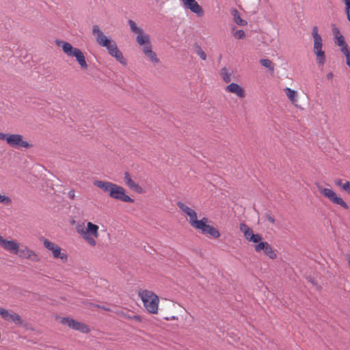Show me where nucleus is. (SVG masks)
Listing matches in <instances>:
<instances>
[{"label": "nucleus", "instance_id": "1", "mask_svg": "<svg viewBox=\"0 0 350 350\" xmlns=\"http://www.w3.org/2000/svg\"><path fill=\"white\" fill-rule=\"evenodd\" d=\"M55 42L58 46L62 48L63 51L68 56L75 57L82 69L85 70L88 68L85 55L79 49L72 46L71 44L65 41L56 40Z\"/></svg>", "mask_w": 350, "mask_h": 350}, {"label": "nucleus", "instance_id": "2", "mask_svg": "<svg viewBox=\"0 0 350 350\" xmlns=\"http://www.w3.org/2000/svg\"><path fill=\"white\" fill-rule=\"evenodd\" d=\"M138 295L141 297L144 307L150 313H157L159 297L156 294L148 290H140Z\"/></svg>", "mask_w": 350, "mask_h": 350}, {"label": "nucleus", "instance_id": "3", "mask_svg": "<svg viewBox=\"0 0 350 350\" xmlns=\"http://www.w3.org/2000/svg\"><path fill=\"white\" fill-rule=\"evenodd\" d=\"M312 36L314 40L313 51L317 57V62L319 65H323L326 61V57L324 51H323V40L321 36L319 33L318 27L314 26L312 29Z\"/></svg>", "mask_w": 350, "mask_h": 350}, {"label": "nucleus", "instance_id": "4", "mask_svg": "<svg viewBox=\"0 0 350 350\" xmlns=\"http://www.w3.org/2000/svg\"><path fill=\"white\" fill-rule=\"evenodd\" d=\"M208 219L203 217L200 220H197L192 226L196 229L200 230L202 234H208L213 238H218L220 236V232L215 227L207 224Z\"/></svg>", "mask_w": 350, "mask_h": 350}, {"label": "nucleus", "instance_id": "5", "mask_svg": "<svg viewBox=\"0 0 350 350\" xmlns=\"http://www.w3.org/2000/svg\"><path fill=\"white\" fill-rule=\"evenodd\" d=\"M317 188L321 194L328 198L332 203L340 205L345 209H348V204L340 198L337 196L336 193L331 189L323 188L321 185H317Z\"/></svg>", "mask_w": 350, "mask_h": 350}, {"label": "nucleus", "instance_id": "6", "mask_svg": "<svg viewBox=\"0 0 350 350\" xmlns=\"http://www.w3.org/2000/svg\"><path fill=\"white\" fill-rule=\"evenodd\" d=\"M92 35L95 38L97 43L105 48H109L114 41L111 38L107 37L104 33L101 31L99 26L95 25L92 27Z\"/></svg>", "mask_w": 350, "mask_h": 350}, {"label": "nucleus", "instance_id": "7", "mask_svg": "<svg viewBox=\"0 0 350 350\" xmlns=\"http://www.w3.org/2000/svg\"><path fill=\"white\" fill-rule=\"evenodd\" d=\"M63 325H68L70 328L79 331L83 334L90 332V327L85 323L75 321V319L69 317H63L60 321Z\"/></svg>", "mask_w": 350, "mask_h": 350}, {"label": "nucleus", "instance_id": "8", "mask_svg": "<svg viewBox=\"0 0 350 350\" xmlns=\"http://www.w3.org/2000/svg\"><path fill=\"white\" fill-rule=\"evenodd\" d=\"M109 196L115 200L124 202H134V200L125 194V190L123 187L115 184L113 187Z\"/></svg>", "mask_w": 350, "mask_h": 350}, {"label": "nucleus", "instance_id": "9", "mask_svg": "<svg viewBox=\"0 0 350 350\" xmlns=\"http://www.w3.org/2000/svg\"><path fill=\"white\" fill-rule=\"evenodd\" d=\"M8 144L10 146L19 149L21 148H29L32 145L27 141L23 140V136L19 134H10L8 140Z\"/></svg>", "mask_w": 350, "mask_h": 350}, {"label": "nucleus", "instance_id": "10", "mask_svg": "<svg viewBox=\"0 0 350 350\" xmlns=\"http://www.w3.org/2000/svg\"><path fill=\"white\" fill-rule=\"evenodd\" d=\"M254 249L255 251L258 253L262 252L264 254L269 256V258L273 260L277 258L276 253L268 242L261 240L257 244H255Z\"/></svg>", "mask_w": 350, "mask_h": 350}, {"label": "nucleus", "instance_id": "11", "mask_svg": "<svg viewBox=\"0 0 350 350\" xmlns=\"http://www.w3.org/2000/svg\"><path fill=\"white\" fill-rule=\"evenodd\" d=\"M43 245L47 250L52 252L54 258H60L63 261L67 260V255L64 253H62L61 248L54 243L49 241L46 239H44Z\"/></svg>", "mask_w": 350, "mask_h": 350}, {"label": "nucleus", "instance_id": "12", "mask_svg": "<svg viewBox=\"0 0 350 350\" xmlns=\"http://www.w3.org/2000/svg\"><path fill=\"white\" fill-rule=\"evenodd\" d=\"M240 230L243 233L245 239L250 242L257 244L262 239L260 234H254L252 229L244 223L240 224Z\"/></svg>", "mask_w": 350, "mask_h": 350}, {"label": "nucleus", "instance_id": "13", "mask_svg": "<svg viewBox=\"0 0 350 350\" xmlns=\"http://www.w3.org/2000/svg\"><path fill=\"white\" fill-rule=\"evenodd\" d=\"M186 9L196 14L198 16H201L204 14L202 8L198 4L196 0H181Z\"/></svg>", "mask_w": 350, "mask_h": 350}, {"label": "nucleus", "instance_id": "14", "mask_svg": "<svg viewBox=\"0 0 350 350\" xmlns=\"http://www.w3.org/2000/svg\"><path fill=\"white\" fill-rule=\"evenodd\" d=\"M177 206L183 213L189 217V223L192 226L198 220L196 212L181 202H178Z\"/></svg>", "mask_w": 350, "mask_h": 350}, {"label": "nucleus", "instance_id": "15", "mask_svg": "<svg viewBox=\"0 0 350 350\" xmlns=\"http://www.w3.org/2000/svg\"><path fill=\"white\" fill-rule=\"evenodd\" d=\"M107 50L109 54L115 57L117 61H118L122 64H126V60L123 56L122 53L118 49L117 44L116 42H114L111 45L107 48Z\"/></svg>", "mask_w": 350, "mask_h": 350}, {"label": "nucleus", "instance_id": "16", "mask_svg": "<svg viewBox=\"0 0 350 350\" xmlns=\"http://www.w3.org/2000/svg\"><path fill=\"white\" fill-rule=\"evenodd\" d=\"M0 246L16 254L19 245L15 241H8L0 235Z\"/></svg>", "mask_w": 350, "mask_h": 350}, {"label": "nucleus", "instance_id": "17", "mask_svg": "<svg viewBox=\"0 0 350 350\" xmlns=\"http://www.w3.org/2000/svg\"><path fill=\"white\" fill-rule=\"evenodd\" d=\"M226 90L228 92L235 94L239 98H243L245 96V92L243 88L235 83H231L229 84L226 87Z\"/></svg>", "mask_w": 350, "mask_h": 350}, {"label": "nucleus", "instance_id": "18", "mask_svg": "<svg viewBox=\"0 0 350 350\" xmlns=\"http://www.w3.org/2000/svg\"><path fill=\"white\" fill-rule=\"evenodd\" d=\"M16 254L20 257L37 260V255L32 250H29L27 247L19 248L17 250Z\"/></svg>", "mask_w": 350, "mask_h": 350}, {"label": "nucleus", "instance_id": "19", "mask_svg": "<svg viewBox=\"0 0 350 350\" xmlns=\"http://www.w3.org/2000/svg\"><path fill=\"white\" fill-rule=\"evenodd\" d=\"M124 181L126 185L132 190L137 192L142 193V189L137 184H136L131 178L129 172H126L124 173Z\"/></svg>", "mask_w": 350, "mask_h": 350}, {"label": "nucleus", "instance_id": "20", "mask_svg": "<svg viewBox=\"0 0 350 350\" xmlns=\"http://www.w3.org/2000/svg\"><path fill=\"white\" fill-rule=\"evenodd\" d=\"M143 52L145 55L149 58L154 63H159V59L157 56V54L152 51V45L148 44L143 47Z\"/></svg>", "mask_w": 350, "mask_h": 350}, {"label": "nucleus", "instance_id": "21", "mask_svg": "<svg viewBox=\"0 0 350 350\" xmlns=\"http://www.w3.org/2000/svg\"><path fill=\"white\" fill-rule=\"evenodd\" d=\"M94 184L95 186L101 189L104 191L108 192L109 194L110 193L113 187L115 185L114 183H112L111 182H105L102 180H95Z\"/></svg>", "mask_w": 350, "mask_h": 350}, {"label": "nucleus", "instance_id": "22", "mask_svg": "<svg viewBox=\"0 0 350 350\" xmlns=\"http://www.w3.org/2000/svg\"><path fill=\"white\" fill-rule=\"evenodd\" d=\"M136 42L140 45H148L151 44L150 42V38L148 34L143 33H137V36L136 37Z\"/></svg>", "mask_w": 350, "mask_h": 350}, {"label": "nucleus", "instance_id": "23", "mask_svg": "<svg viewBox=\"0 0 350 350\" xmlns=\"http://www.w3.org/2000/svg\"><path fill=\"white\" fill-rule=\"evenodd\" d=\"M98 226L97 225L94 224L93 223L89 221V222H88L87 228H86L85 232H84V234L89 235L90 234L94 235L95 237H98Z\"/></svg>", "mask_w": 350, "mask_h": 350}, {"label": "nucleus", "instance_id": "24", "mask_svg": "<svg viewBox=\"0 0 350 350\" xmlns=\"http://www.w3.org/2000/svg\"><path fill=\"white\" fill-rule=\"evenodd\" d=\"M234 22L239 26H245L247 24V22L245 20H243L241 18L240 14L237 9H232L231 12Z\"/></svg>", "mask_w": 350, "mask_h": 350}, {"label": "nucleus", "instance_id": "25", "mask_svg": "<svg viewBox=\"0 0 350 350\" xmlns=\"http://www.w3.org/2000/svg\"><path fill=\"white\" fill-rule=\"evenodd\" d=\"M284 92L286 94V96H288V98H289V100L293 103H295V102H297V92L289 88H286L284 89Z\"/></svg>", "mask_w": 350, "mask_h": 350}, {"label": "nucleus", "instance_id": "26", "mask_svg": "<svg viewBox=\"0 0 350 350\" xmlns=\"http://www.w3.org/2000/svg\"><path fill=\"white\" fill-rule=\"evenodd\" d=\"M128 23L130 27L131 31L133 33L137 34L143 33V29L141 27H138L134 21L129 19Z\"/></svg>", "mask_w": 350, "mask_h": 350}, {"label": "nucleus", "instance_id": "27", "mask_svg": "<svg viewBox=\"0 0 350 350\" xmlns=\"http://www.w3.org/2000/svg\"><path fill=\"white\" fill-rule=\"evenodd\" d=\"M335 44L338 46L341 47V51L342 52L343 49H348V46L345 41V38L342 35L337 36V37L334 38Z\"/></svg>", "mask_w": 350, "mask_h": 350}, {"label": "nucleus", "instance_id": "28", "mask_svg": "<svg viewBox=\"0 0 350 350\" xmlns=\"http://www.w3.org/2000/svg\"><path fill=\"white\" fill-rule=\"evenodd\" d=\"M260 64L265 68H267L270 72H273L274 70V65L273 62L269 59H261L260 60Z\"/></svg>", "mask_w": 350, "mask_h": 350}, {"label": "nucleus", "instance_id": "29", "mask_svg": "<svg viewBox=\"0 0 350 350\" xmlns=\"http://www.w3.org/2000/svg\"><path fill=\"white\" fill-rule=\"evenodd\" d=\"M193 49L195 50L196 53L202 59L205 60L206 59V55L204 51L202 49L201 46L198 45V43H195L193 44Z\"/></svg>", "mask_w": 350, "mask_h": 350}, {"label": "nucleus", "instance_id": "30", "mask_svg": "<svg viewBox=\"0 0 350 350\" xmlns=\"http://www.w3.org/2000/svg\"><path fill=\"white\" fill-rule=\"evenodd\" d=\"M220 75L225 83H229L231 81V73L228 72L226 67L221 68Z\"/></svg>", "mask_w": 350, "mask_h": 350}, {"label": "nucleus", "instance_id": "31", "mask_svg": "<svg viewBox=\"0 0 350 350\" xmlns=\"http://www.w3.org/2000/svg\"><path fill=\"white\" fill-rule=\"evenodd\" d=\"M9 321L14 323L17 325H21L23 324V320L20 315L16 313L11 314Z\"/></svg>", "mask_w": 350, "mask_h": 350}, {"label": "nucleus", "instance_id": "32", "mask_svg": "<svg viewBox=\"0 0 350 350\" xmlns=\"http://www.w3.org/2000/svg\"><path fill=\"white\" fill-rule=\"evenodd\" d=\"M11 314L8 310L0 307V315L4 320L10 321Z\"/></svg>", "mask_w": 350, "mask_h": 350}, {"label": "nucleus", "instance_id": "33", "mask_svg": "<svg viewBox=\"0 0 350 350\" xmlns=\"http://www.w3.org/2000/svg\"><path fill=\"white\" fill-rule=\"evenodd\" d=\"M342 53L345 55L347 64L350 68V51L349 49H343Z\"/></svg>", "mask_w": 350, "mask_h": 350}, {"label": "nucleus", "instance_id": "34", "mask_svg": "<svg viewBox=\"0 0 350 350\" xmlns=\"http://www.w3.org/2000/svg\"><path fill=\"white\" fill-rule=\"evenodd\" d=\"M345 4V11L346 14L347 15V18L349 21L350 22V0H343Z\"/></svg>", "mask_w": 350, "mask_h": 350}, {"label": "nucleus", "instance_id": "35", "mask_svg": "<svg viewBox=\"0 0 350 350\" xmlns=\"http://www.w3.org/2000/svg\"><path fill=\"white\" fill-rule=\"evenodd\" d=\"M245 34L244 31H243L241 29L236 31L234 33V36L238 39L243 38L245 37Z\"/></svg>", "mask_w": 350, "mask_h": 350}, {"label": "nucleus", "instance_id": "36", "mask_svg": "<svg viewBox=\"0 0 350 350\" xmlns=\"http://www.w3.org/2000/svg\"><path fill=\"white\" fill-rule=\"evenodd\" d=\"M342 189L345 191L347 193L350 194V182L349 181H345L344 183V185H342Z\"/></svg>", "mask_w": 350, "mask_h": 350}, {"label": "nucleus", "instance_id": "37", "mask_svg": "<svg viewBox=\"0 0 350 350\" xmlns=\"http://www.w3.org/2000/svg\"><path fill=\"white\" fill-rule=\"evenodd\" d=\"M84 238L88 241V242L91 245H96V241L95 240L92 238V237H89V235H85L84 234Z\"/></svg>", "mask_w": 350, "mask_h": 350}, {"label": "nucleus", "instance_id": "38", "mask_svg": "<svg viewBox=\"0 0 350 350\" xmlns=\"http://www.w3.org/2000/svg\"><path fill=\"white\" fill-rule=\"evenodd\" d=\"M10 134L0 133V139L5 141L8 143V140Z\"/></svg>", "mask_w": 350, "mask_h": 350}, {"label": "nucleus", "instance_id": "39", "mask_svg": "<svg viewBox=\"0 0 350 350\" xmlns=\"http://www.w3.org/2000/svg\"><path fill=\"white\" fill-rule=\"evenodd\" d=\"M265 217L270 223H271V224L275 223V219L269 213H266Z\"/></svg>", "mask_w": 350, "mask_h": 350}, {"label": "nucleus", "instance_id": "40", "mask_svg": "<svg viewBox=\"0 0 350 350\" xmlns=\"http://www.w3.org/2000/svg\"><path fill=\"white\" fill-rule=\"evenodd\" d=\"M332 31L334 38L337 37V36L341 35L339 29L337 28L336 27H334Z\"/></svg>", "mask_w": 350, "mask_h": 350}, {"label": "nucleus", "instance_id": "41", "mask_svg": "<svg viewBox=\"0 0 350 350\" xmlns=\"http://www.w3.org/2000/svg\"><path fill=\"white\" fill-rule=\"evenodd\" d=\"M130 319H133V320H135V321H137L138 322H141L142 321V317L139 315H133V317H131Z\"/></svg>", "mask_w": 350, "mask_h": 350}, {"label": "nucleus", "instance_id": "42", "mask_svg": "<svg viewBox=\"0 0 350 350\" xmlns=\"http://www.w3.org/2000/svg\"><path fill=\"white\" fill-rule=\"evenodd\" d=\"M334 183L336 185L340 186L342 188V185H344V183H342V180L341 179H336Z\"/></svg>", "mask_w": 350, "mask_h": 350}, {"label": "nucleus", "instance_id": "43", "mask_svg": "<svg viewBox=\"0 0 350 350\" xmlns=\"http://www.w3.org/2000/svg\"><path fill=\"white\" fill-rule=\"evenodd\" d=\"M332 77H333V74H332V72H329V73H328V74H327V78L328 79H332Z\"/></svg>", "mask_w": 350, "mask_h": 350}, {"label": "nucleus", "instance_id": "44", "mask_svg": "<svg viewBox=\"0 0 350 350\" xmlns=\"http://www.w3.org/2000/svg\"><path fill=\"white\" fill-rule=\"evenodd\" d=\"M70 196H71V198H73L74 197V193H72V194H70Z\"/></svg>", "mask_w": 350, "mask_h": 350}]
</instances>
